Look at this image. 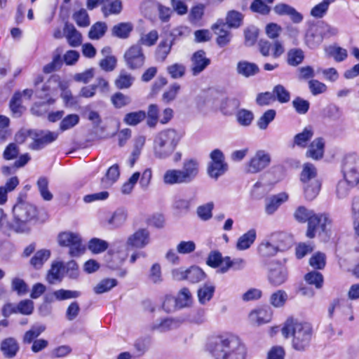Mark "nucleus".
<instances>
[{"mask_svg": "<svg viewBox=\"0 0 359 359\" xmlns=\"http://www.w3.org/2000/svg\"><path fill=\"white\" fill-rule=\"evenodd\" d=\"M168 73L172 79H180L184 76L186 67L183 64L174 63L167 67Z\"/></svg>", "mask_w": 359, "mask_h": 359, "instance_id": "obj_64", "label": "nucleus"}, {"mask_svg": "<svg viewBox=\"0 0 359 359\" xmlns=\"http://www.w3.org/2000/svg\"><path fill=\"white\" fill-rule=\"evenodd\" d=\"M305 198L307 200L314 199L318 194L320 189V182H313L311 183L303 184Z\"/></svg>", "mask_w": 359, "mask_h": 359, "instance_id": "obj_50", "label": "nucleus"}, {"mask_svg": "<svg viewBox=\"0 0 359 359\" xmlns=\"http://www.w3.org/2000/svg\"><path fill=\"white\" fill-rule=\"evenodd\" d=\"M236 118L239 125L248 127L251 125L254 119V114L250 110L241 109L237 111Z\"/></svg>", "mask_w": 359, "mask_h": 359, "instance_id": "obj_40", "label": "nucleus"}, {"mask_svg": "<svg viewBox=\"0 0 359 359\" xmlns=\"http://www.w3.org/2000/svg\"><path fill=\"white\" fill-rule=\"evenodd\" d=\"M215 287L210 283L204 284L198 290V302L201 304H206L212 298Z\"/></svg>", "mask_w": 359, "mask_h": 359, "instance_id": "obj_34", "label": "nucleus"}, {"mask_svg": "<svg viewBox=\"0 0 359 359\" xmlns=\"http://www.w3.org/2000/svg\"><path fill=\"white\" fill-rule=\"evenodd\" d=\"M192 295L187 287L182 288L178 293L175 304L180 308L189 306L192 303Z\"/></svg>", "mask_w": 359, "mask_h": 359, "instance_id": "obj_39", "label": "nucleus"}, {"mask_svg": "<svg viewBox=\"0 0 359 359\" xmlns=\"http://www.w3.org/2000/svg\"><path fill=\"white\" fill-rule=\"evenodd\" d=\"M127 217L125 210L118 209L107 219V224L112 228H118L125 223Z\"/></svg>", "mask_w": 359, "mask_h": 359, "instance_id": "obj_35", "label": "nucleus"}, {"mask_svg": "<svg viewBox=\"0 0 359 359\" xmlns=\"http://www.w3.org/2000/svg\"><path fill=\"white\" fill-rule=\"evenodd\" d=\"M58 137V133L48 130H34L32 135V142L29 145V148L32 150H40L48 144L55 141Z\"/></svg>", "mask_w": 359, "mask_h": 359, "instance_id": "obj_11", "label": "nucleus"}, {"mask_svg": "<svg viewBox=\"0 0 359 359\" xmlns=\"http://www.w3.org/2000/svg\"><path fill=\"white\" fill-rule=\"evenodd\" d=\"M73 19L79 27H86L90 25L89 15L84 8L75 12L73 15Z\"/></svg>", "mask_w": 359, "mask_h": 359, "instance_id": "obj_63", "label": "nucleus"}, {"mask_svg": "<svg viewBox=\"0 0 359 359\" xmlns=\"http://www.w3.org/2000/svg\"><path fill=\"white\" fill-rule=\"evenodd\" d=\"M15 219V232L27 233L30 231V224L36 222L38 217L36 206L27 201L20 199L13 208Z\"/></svg>", "mask_w": 359, "mask_h": 359, "instance_id": "obj_4", "label": "nucleus"}, {"mask_svg": "<svg viewBox=\"0 0 359 359\" xmlns=\"http://www.w3.org/2000/svg\"><path fill=\"white\" fill-rule=\"evenodd\" d=\"M34 311V302L30 299L20 301L13 309V313H20L23 315H30Z\"/></svg>", "mask_w": 359, "mask_h": 359, "instance_id": "obj_61", "label": "nucleus"}, {"mask_svg": "<svg viewBox=\"0 0 359 359\" xmlns=\"http://www.w3.org/2000/svg\"><path fill=\"white\" fill-rule=\"evenodd\" d=\"M182 324V321L177 318H166L161 320L159 322L154 323L151 328L159 332H166L178 328Z\"/></svg>", "mask_w": 359, "mask_h": 359, "instance_id": "obj_18", "label": "nucleus"}, {"mask_svg": "<svg viewBox=\"0 0 359 359\" xmlns=\"http://www.w3.org/2000/svg\"><path fill=\"white\" fill-rule=\"evenodd\" d=\"M108 243L104 240L93 238H91L88 242V249L93 254H99L105 251L108 248Z\"/></svg>", "mask_w": 359, "mask_h": 359, "instance_id": "obj_53", "label": "nucleus"}, {"mask_svg": "<svg viewBox=\"0 0 359 359\" xmlns=\"http://www.w3.org/2000/svg\"><path fill=\"white\" fill-rule=\"evenodd\" d=\"M120 175L119 168L117 164L111 165L107 170L105 176L102 179V184L104 187L111 186L118 179Z\"/></svg>", "mask_w": 359, "mask_h": 359, "instance_id": "obj_36", "label": "nucleus"}, {"mask_svg": "<svg viewBox=\"0 0 359 359\" xmlns=\"http://www.w3.org/2000/svg\"><path fill=\"white\" fill-rule=\"evenodd\" d=\"M353 187L354 186L351 184L345 178L339 180L337 184L335 191L337 198L339 199L346 198Z\"/></svg>", "mask_w": 359, "mask_h": 359, "instance_id": "obj_55", "label": "nucleus"}, {"mask_svg": "<svg viewBox=\"0 0 359 359\" xmlns=\"http://www.w3.org/2000/svg\"><path fill=\"white\" fill-rule=\"evenodd\" d=\"M288 195L285 192H281L274 195L266 200L265 211L268 215L273 214L282 203L287 201Z\"/></svg>", "mask_w": 359, "mask_h": 359, "instance_id": "obj_19", "label": "nucleus"}, {"mask_svg": "<svg viewBox=\"0 0 359 359\" xmlns=\"http://www.w3.org/2000/svg\"><path fill=\"white\" fill-rule=\"evenodd\" d=\"M294 217L299 222H308L306 236L309 238L315 237L318 231L327 233L332 220L328 214H316L312 210L299 206L294 212Z\"/></svg>", "mask_w": 359, "mask_h": 359, "instance_id": "obj_3", "label": "nucleus"}, {"mask_svg": "<svg viewBox=\"0 0 359 359\" xmlns=\"http://www.w3.org/2000/svg\"><path fill=\"white\" fill-rule=\"evenodd\" d=\"M146 118V112L142 110L128 113L123 118V121L128 126H135L144 121Z\"/></svg>", "mask_w": 359, "mask_h": 359, "instance_id": "obj_38", "label": "nucleus"}, {"mask_svg": "<svg viewBox=\"0 0 359 359\" xmlns=\"http://www.w3.org/2000/svg\"><path fill=\"white\" fill-rule=\"evenodd\" d=\"M19 344L13 337L4 339L0 344V350L6 358H14L19 351Z\"/></svg>", "mask_w": 359, "mask_h": 359, "instance_id": "obj_17", "label": "nucleus"}, {"mask_svg": "<svg viewBox=\"0 0 359 359\" xmlns=\"http://www.w3.org/2000/svg\"><path fill=\"white\" fill-rule=\"evenodd\" d=\"M257 237V231L255 229H250L243 234L237 241L236 248L239 250L248 249L255 242Z\"/></svg>", "mask_w": 359, "mask_h": 359, "instance_id": "obj_25", "label": "nucleus"}, {"mask_svg": "<svg viewBox=\"0 0 359 359\" xmlns=\"http://www.w3.org/2000/svg\"><path fill=\"white\" fill-rule=\"evenodd\" d=\"M191 62V71L194 76L198 75L210 63V59L206 57L205 51L202 50H199L193 54Z\"/></svg>", "mask_w": 359, "mask_h": 359, "instance_id": "obj_14", "label": "nucleus"}, {"mask_svg": "<svg viewBox=\"0 0 359 359\" xmlns=\"http://www.w3.org/2000/svg\"><path fill=\"white\" fill-rule=\"evenodd\" d=\"M305 280L309 285H313L317 289L322 287L323 284V276L318 271H311L305 275Z\"/></svg>", "mask_w": 359, "mask_h": 359, "instance_id": "obj_60", "label": "nucleus"}, {"mask_svg": "<svg viewBox=\"0 0 359 359\" xmlns=\"http://www.w3.org/2000/svg\"><path fill=\"white\" fill-rule=\"evenodd\" d=\"M57 242L60 246L69 248L72 257H78L85 251L81 236L78 233L63 231L58 234Z\"/></svg>", "mask_w": 359, "mask_h": 359, "instance_id": "obj_6", "label": "nucleus"}, {"mask_svg": "<svg viewBox=\"0 0 359 359\" xmlns=\"http://www.w3.org/2000/svg\"><path fill=\"white\" fill-rule=\"evenodd\" d=\"M243 15L242 13L231 11L227 13L226 20L229 27L238 28L243 22Z\"/></svg>", "mask_w": 359, "mask_h": 359, "instance_id": "obj_58", "label": "nucleus"}, {"mask_svg": "<svg viewBox=\"0 0 359 359\" xmlns=\"http://www.w3.org/2000/svg\"><path fill=\"white\" fill-rule=\"evenodd\" d=\"M10 109L16 117H19L23 113L25 108L22 105V93H15L10 102Z\"/></svg>", "mask_w": 359, "mask_h": 359, "instance_id": "obj_41", "label": "nucleus"}, {"mask_svg": "<svg viewBox=\"0 0 359 359\" xmlns=\"http://www.w3.org/2000/svg\"><path fill=\"white\" fill-rule=\"evenodd\" d=\"M325 143L322 138L315 139L309 145L306 151V156L314 160H319L323 158L324 154Z\"/></svg>", "mask_w": 359, "mask_h": 359, "instance_id": "obj_22", "label": "nucleus"}, {"mask_svg": "<svg viewBox=\"0 0 359 359\" xmlns=\"http://www.w3.org/2000/svg\"><path fill=\"white\" fill-rule=\"evenodd\" d=\"M273 94L280 103H287L290 100V92L282 85H277L273 88Z\"/></svg>", "mask_w": 359, "mask_h": 359, "instance_id": "obj_62", "label": "nucleus"}, {"mask_svg": "<svg viewBox=\"0 0 359 359\" xmlns=\"http://www.w3.org/2000/svg\"><path fill=\"white\" fill-rule=\"evenodd\" d=\"M276 115L274 109H268L257 120V126L260 130H266L269 124L272 122Z\"/></svg>", "mask_w": 359, "mask_h": 359, "instance_id": "obj_54", "label": "nucleus"}, {"mask_svg": "<svg viewBox=\"0 0 359 359\" xmlns=\"http://www.w3.org/2000/svg\"><path fill=\"white\" fill-rule=\"evenodd\" d=\"M133 29L131 22H120L115 25L111 29V35L119 39H127Z\"/></svg>", "mask_w": 359, "mask_h": 359, "instance_id": "obj_27", "label": "nucleus"}, {"mask_svg": "<svg viewBox=\"0 0 359 359\" xmlns=\"http://www.w3.org/2000/svg\"><path fill=\"white\" fill-rule=\"evenodd\" d=\"M269 240L276 246H278L280 251H284L290 246L291 239L285 233L276 232L269 235Z\"/></svg>", "mask_w": 359, "mask_h": 359, "instance_id": "obj_24", "label": "nucleus"}, {"mask_svg": "<svg viewBox=\"0 0 359 359\" xmlns=\"http://www.w3.org/2000/svg\"><path fill=\"white\" fill-rule=\"evenodd\" d=\"M278 246L274 245L268 238L264 240L258 246L257 251L262 257H270L276 255L278 250Z\"/></svg>", "mask_w": 359, "mask_h": 359, "instance_id": "obj_29", "label": "nucleus"}, {"mask_svg": "<svg viewBox=\"0 0 359 359\" xmlns=\"http://www.w3.org/2000/svg\"><path fill=\"white\" fill-rule=\"evenodd\" d=\"M148 280L153 284H160L163 282L161 266L158 263L152 264L148 273Z\"/></svg>", "mask_w": 359, "mask_h": 359, "instance_id": "obj_46", "label": "nucleus"}, {"mask_svg": "<svg viewBox=\"0 0 359 359\" xmlns=\"http://www.w3.org/2000/svg\"><path fill=\"white\" fill-rule=\"evenodd\" d=\"M205 11V6L198 4L193 6L189 14V20L191 24L200 25V22L203 18Z\"/></svg>", "mask_w": 359, "mask_h": 359, "instance_id": "obj_52", "label": "nucleus"}, {"mask_svg": "<svg viewBox=\"0 0 359 359\" xmlns=\"http://www.w3.org/2000/svg\"><path fill=\"white\" fill-rule=\"evenodd\" d=\"M37 187L41 196L44 201H50L53 196L48 189V180L46 177H41L37 181Z\"/></svg>", "mask_w": 359, "mask_h": 359, "instance_id": "obj_49", "label": "nucleus"}, {"mask_svg": "<svg viewBox=\"0 0 359 359\" xmlns=\"http://www.w3.org/2000/svg\"><path fill=\"white\" fill-rule=\"evenodd\" d=\"M172 45V40L169 39L161 40L156 49L155 55L156 60L163 62L170 53Z\"/></svg>", "mask_w": 359, "mask_h": 359, "instance_id": "obj_30", "label": "nucleus"}, {"mask_svg": "<svg viewBox=\"0 0 359 359\" xmlns=\"http://www.w3.org/2000/svg\"><path fill=\"white\" fill-rule=\"evenodd\" d=\"M111 102L115 108L121 109L129 105L132 102V99L127 95L117 92L111 95Z\"/></svg>", "mask_w": 359, "mask_h": 359, "instance_id": "obj_47", "label": "nucleus"}, {"mask_svg": "<svg viewBox=\"0 0 359 359\" xmlns=\"http://www.w3.org/2000/svg\"><path fill=\"white\" fill-rule=\"evenodd\" d=\"M134 81V78L126 72H121L115 81V85L118 89L128 88Z\"/></svg>", "mask_w": 359, "mask_h": 359, "instance_id": "obj_57", "label": "nucleus"}, {"mask_svg": "<svg viewBox=\"0 0 359 359\" xmlns=\"http://www.w3.org/2000/svg\"><path fill=\"white\" fill-rule=\"evenodd\" d=\"M273 11L278 15L288 16L292 22L295 24L302 22L304 18L303 15L294 7L284 3L276 4L273 8Z\"/></svg>", "mask_w": 359, "mask_h": 359, "instance_id": "obj_15", "label": "nucleus"}, {"mask_svg": "<svg viewBox=\"0 0 359 359\" xmlns=\"http://www.w3.org/2000/svg\"><path fill=\"white\" fill-rule=\"evenodd\" d=\"M163 181L165 184H187L180 169H169L166 170L163 176Z\"/></svg>", "mask_w": 359, "mask_h": 359, "instance_id": "obj_20", "label": "nucleus"}, {"mask_svg": "<svg viewBox=\"0 0 359 359\" xmlns=\"http://www.w3.org/2000/svg\"><path fill=\"white\" fill-rule=\"evenodd\" d=\"M271 155L265 150H258L253 156L246 163L245 171L248 173H258L270 165Z\"/></svg>", "mask_w": 359, "mask_h": 359, "instance_id": "obj_8", "label": "nucleus"}, {"mask_svg": "<svg viewBox=\"0 0 359 359\" xmlns=\"http://www.w3.org/2000/svg\"><path fill=\"white\" fill-rule=\"evenodd\" d=\"M267 277L271 285L278 287L286 282L288 272L282 264L279 262L271 263L269 268Z\"/></svg>", "mask_w": 359, "mask_h": 359, "instance_id": "obj_12", "label": "nucleus"}, {"mask_svg": "<svg viewBox=\"0 0 359 359\" xmlns=\"http://www.w3.org/2000/svg\"><path fill=\"white\" fill-rule=\"evenodd\" d=\"M187 280L192 283L202 281L205 278V274L201 269L198 266H191L187 269Z\"/></svg>", "mask_w": 359, "mask_h": 359, "instance_id": "obj_48", "label": "nucleus"}, {"mask_svg": "<svg viewBox=\"0 0 359 359\" xmlns=\"http://www.w3.org/2000/svg\"><path fill=\"white\" fill-rule=\"evenodd\" d=\"M304 59V53L300 48H293L287 53V63L296 67L301 64Z\"/></svg>", "mask_w": 359, "mask_h": 359, "instance_id": "obj_51", "label": "nucleus"}, {"mask_svg": "<svg viewBox=\"0 0 359 359\" xmlns=\"http://www.w3.org/2000/svg\"><path fill=\"white\" fill-rule=\"evenodd\" d=\"M249 318L252 323L261 325L268 323L271 319V315L268 313L266 310L259 309L252 311Z\"/></svg>", "mask_w": 359, "mask_h": 359, "instance_id": "obj_44", "label": "nucleus"}, {"mask_svg": "<svg viewBox=\"0 0 359 359\" xmlns=\"http://www.w3.org/2000/svg\"><path fill=\"white\" fill-rule=\"evenodd\" d=\"M180 170L185 182L189 184L192 182L198 175L199 163L196 160L187 159L183 162L182 168Z\"/></svg>", "mask_w": 359, "mask_h": 359, "instance_id": "obj_16", "label": "nucleus"}, {"mask_svg": "<svg viewBox=\"0 0 359 359\" xmlns=\"http://www.w3.org/2000/svg\"><path fill=\"white\" fill-rule=\"evenodd\" d=\"M107 30V25L104 22H97L90 27L88 37L93 40L101 39Z\"/></svg>", "mask_w": 359, "mask_h": 359, "instance_id": "obj_37", "label": "nucleus"}, {"mask_svg": "<svg viewBox=\"0 0 359 359\" xmlns=\"http://www.w3.org/2000/svg\"><path fill=\"white\" fill-rule=\"evenodd\" d=\"M314 135L313 129L311 126L304 128L302 132L297 133L293 139V147L306 148L309 142Z\"/></svg>", "mask_w": 359, "mask_h": 359, "instance_id": "obj_23", "label": "nucleus"}, {"mask_svg": "<svg viewBox=\"0 0 359 359\" xmlns=\"http://www.w3.org/2000/svg\"><path fill=\"white\" fill-rule=\"evenodd\" d=\"M323 37L318 28L311 29L307 32L305 36V43L311 49L318 48L323 42Z\"/></svg>", "mask_w": 359, "mask_h": 359, "instance_id": "obj_26", "label": "nucleus"}, {"mask_svg": "<svg viewBox=\"0 0 359 359\" xmlns=\"http://www.w3.org/2000/svg\"><path fill=\"white\" fill-rule=\"evenodd\" d=\"M316 176L317 170L313 164L307 163L303 165V169L300 176L301 182L303 184L319 182L316 178Z\"/></svg>", "mask_w": 359, "mask_h": 359, "instance_id": "obj_31", "label": "nucleus"}, {"mask_svg": "<svg viewBox=\"0 0 359 359\" xmlns=\"http://www.w3.org/2000/svg\"><path fill=\"white\" fill-rule=\"evenodd\" d=\"M206 351L212 359H245L247 349L241 341L233 336H216L210 339Z\"/></svg>", "mask_w": 359, "mask_h": 359, "instance_id": "obj_1", "label": "nucleus"}, {"mask_svg": "<svg viewBox=\"0 0 359 359\" xmlns=\"http://www.w3.org/2000/svg\"><path fill=\"white\" fill-rule=\"evenodd\" d=\"M50 256V252L48 250H40L37 251L31 259V264L36 269H40L44 262H46Z\"/></svg>", "mask_w": 359, "mask_h": 359, "instance_id": "obj_42", "label": "nucleus"}, {"mask_svg": "<svg viewBox=\"0 0 359 359\" xmlns=\"http://www.w3.org/2000/svg\"><path fill=\"white\" fill-rule=\"evenodd\" d=\"M211 162L208 168V173L212 178L217 180L224 175L227 170L228 165L224 162L222 152L219 149H215L210 154Z\"/></svg>", "mask_w": 359, "mask_h": 359, "instance_id": "obj_10", "label": "nucleus"}, {"mask_svg": "<svg viewBox=\"0 0 359 359\" xmlns=\"http://www.w3.org/2000/svg\"><path fill=\"white\" fill-rule=\"evenodd\" d=\"M149 242V231L145 229H140L128 236L126 245L128 248L142 249L146 247Z\"/></svg>", "mask_w": 359, "mask_h": 359, "instance_id": "obj_13", "label": "nucleus"}, {"mask_svg": "<svg viewBox=\"0 0 359 359\" xmlns=\"http://www.w3.org/2000/svg\"><path fill=\"white\" fill-rule=\"evenodd\" d=\"M65 35L69 44L72 47H77L81 44L82 36L72 24L66 23L64 27Z\"/></svg>", "mask_w": 359, "mask_h": 359, "instance_id": "obj_21", "label": "nucleus"}, {"mask_svg": "<svg viewBox=\"0 0 359 359\" xmlns=\"http://www.w3.org/2000/svg\"><path fill=\"white\" fill-rule=\"evenodd\" d=\"M146 57L140 44L131 46L124 54L127 67L130 69H137L143 67Z\"/></svg>", "mask_w": 359, "mask_h": 359, "instance_id": "obj_9", "label": "nucleus"}, {"mask_svg": "<svg viewBox=\"0 0 359 359\" xmlns=\"http://www.w3.org/2000/svg\"><path fill=\"white\" fill-rule=\"evenodd\" d=\"M240 101L234 97L222 99L219 105L221 111L225 115H231L238 109Z\"/></svg>", "mask_w": 359, "mask_h": 359, "instance_id": "obj_33", "label": "nucleus"}, {"mask_svg": "<svg viewBox=\"0 0 359 359\" xmlns=\"http://www.w3.org/2000/svg\"><path fill=\"white\" fill-rule=\"evenodd\" d=\"M342 172L344 178L359 189V158L357 156L351 154L344 158Z\"/></svg>", "mask_w": 359, "mask_h": 359, "instance_id": "obj_7", "label": "nucleus"}, {"mask_svg": "<svg viewBox=\"0 0 359 359\" xmlns=\"http://www.w3.org/2000/svg\"><path fill=\"white\" fill-rule=\"evenodd\" d=\"M117 281L114 278L103 279L94 287V292L96 294L107 292L115 287Z\"/></svg>", "mask_w": 359, "mask_h": 359, "instance_id": "obj_59", "label": "nucleus"}, {"mask_svg": "<svg viewBox=\"0 0 359 359\" xmlns=\"http://www.w3.org/2000/svg\"><path fill=\"white\" fill-rule=\"evenodd\" d=\"M281 332L285 337H292V346L298 351H303L309 346L313 332L311 323L294 318L287 319Z\"/></svg>", "mask_w": 359, "mask_h": 359, "instance_id": "obj_2", "label": "nucleus"}, {"mask_svg": "<svg viewBox=\"0 0 359 359\" xmlns=\"http://www.w3.org/2000/svg\"><path fill=\"white\" fill-rule=\"evenodd\" d=\"M236 69L239 74L245 77L254 76L259 72V68L256 64L247 61L239 62Z\"/></svg>", "mask_w": 359, "mask_h": 359, "instance_id": "obj_32", "label": "nucleus"}, {"mask_svg": "<svg viewBox=\"0 0 359 359\" xmlns=\"http://www.w3.org/2000/svg\"><path fill=\"white\" fill-rule=\"evenodd\" d=\"M288 295L283 290H278L271 294L270 297L271 304L276 308L283 307L287 301Z\"/></svg>", "mask_w": 359, "mask_h": 359, "instance_id": "obj_43", "label": "nucleus"}, {"mask_svg": "<svg viewBox=\"0 0 359 359\" xmlns=\"http://www.w3.org/2000/svg\"><path fill=\"white\" fill-rule=\"evenodd\" d=\"M324 50L327 57H333L337 62L345 60L348 56L347 50L345 48L336 45L325 46Z\"/></svg>", "mask_w": 359, "mask_h": 359, "instance_id": "obj_28", "label": "nucleus"}, {"mask_svg": "<svg viewBox=\"0 0 359 359\" xmlns=\"http://www.w3.org/2000/svg\"><path fill=\"white\" fill-rule=\"evenodd\" d=\"M181 140L180 134L169 128L159 132L154 140V154L156 158H166L175 151Z\"/></svg>", "mask_w": 359, "mask_h": 359, "instance_id": "obj_5", "label": "nucleus"}, {"mask_svg": "<svg viewBox=\"0 0 359 359\" xmlns=\"http://www.w3.org/2000/svg\"><path fill=\"white\" fill-rule=\"evenodd\" d=\"M158 39V32L156 29H153L147 34H142L137 44H140L141 46L151 47L156 44Z\"/></svg>", "mask_w": 359, "mask_h": 359, "instance_id": "obj_45", "label": "nucleus"}, {"mask_svg": "<svg viewBox=\"0 0 359 359\" xmlns=\"http://www.w3.org/2000/svg\"><path fill=\"white\" fill-rule=\"evenodd\" d=\"M62 264L57 262L52 264L50 269L47 275V280L50 284H54L56 281L60 280L62 278Z\"/></svg>", "mask_w": 359, "mask_h": 359, "instance_id": "obj_56", "label": "nucleus"}]
</instances>
